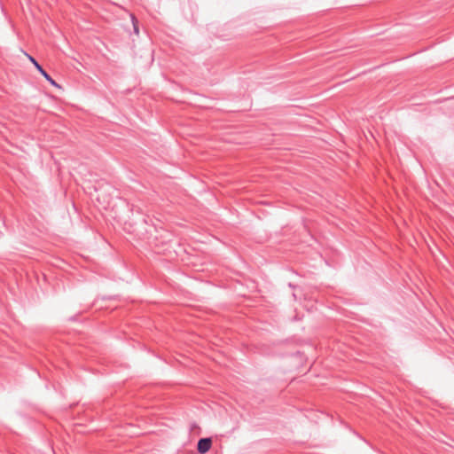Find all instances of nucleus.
<instances>
[{"mask_svg": "<svg viewBox=\"0 0 454 454\" xmlns=\"http://www.w3.org/2000/svg\"><path fill=\"white\" fill-rule=\"evenodd\" d=\"M211 445H212L211 438H201L198 442L197 450H198L199 453L205 454L210 450Z\"/></svg>", "mask_w": 454, "mask_h": 454, "instance_id": "f03ea898", "label": "nucleus"}, {"mask_svg": "<svg viewBox=\"0 0 454 454\" xmlns=\"http://www.w3.org/2000/svg\"><path fill=\"white\" fill-rule=\"evenodd\" d=\"M24 54H25V57H27V58L31 57L29 54H27V53H26V52H24Z\"/></svg>", "mask_w": 454, "mask_h": 454, "instance_id": "20e7f679", "label": "nucleus"}, {"mask_svg": "<svg viewBox=\"0 0 454 454\" xmlns=\"http://www.w3.org/2000/svg\"><path fill=\"white\" fill-rule=\"evenodd\" d=\"M36 67V69L42 74V75L53 86L60 88V86L48 74V73L42 67V66L36 61V59H28Z\"/></svg>", "mask_w": 454, "mask_h": 454, "instance_id": "f257e3e1", "label": "nucleus"}, {"mask_svg": "<svg viewBox=\"0 0 454 454\" xmlns=\"http://www.w3.org/2000/svg\"><path fill=\"white\" fill-rule=\"evenodd\" d=\"M131 19H132V23H133V27H134V32L136 34H138V26H137V20H136L135 16H131Z\"/></svg>", "mask_w": 454, "mask_h": 454, "instance_id": "7ed1b4c3", "label": "nucleus"}]
</instances>
